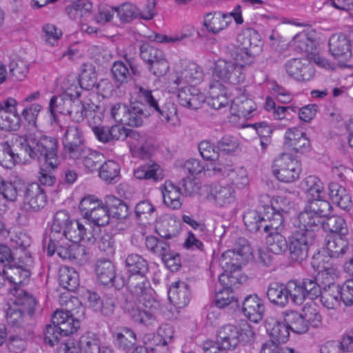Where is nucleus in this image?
I'll return each mask as SVG.
<instances>
[{
    "label": "nucleus",
    "mask_w": 353,
    "mask_h": 353,
    "mask_svg": "<svg viewBox=\"0 0 353 353\" xmlns=\"http://www.w3.org/2000/svg\"><path fill=\"white\" fill-rule=\"evenodd\" d=\"M19 147L32 160L39 161L43 159L45 165L52 170L57 169L59 164L58 142L54 137L41 132L30 133L19 138Z\"/></svg>",
    "instance_id": "1"
},
{
    "label": "nucleus",
    "mask_w": 353,
    "mask_h": 353,
    "mask_svg": "<svg viewBox=\"0 0 353 353\" xmlns=\"http://www.w3.org/2000/svg\"><path fill=\"white\" fill-rule=\"evenodd\" d=\"M52 323L45 329V341L53 346L62 336H68L77 331L80 322L74 319L69 311L57 310L52 316Z\"/></svg>",
    "instance_id": "2"
},
{
    "label": "nucleus",
    "mask_w": 353,
    "mask_h": 353,
    "mask_svg": "<svg viewBox=\"0 0 353 353\" xmlns=\"http://www.w3.org/2000/svg\"><path fill=\"white\" fill-rule=\"evenodd\" d=\"M272 172L276 178L284 183L298 179L301 171L299 162L288 153H282L272 163Z\"/></svg>",
    "instance_id": "3"
},
{
    "label": "nucleus",
    "mask_w": 353,
    "mask_h": 353,
    "mask_svg": "<svg viewBox=\"0 0 353 353\" xmlns=\"http://www.w3.org/2000/svg\"><path fill=\"white\" fill-rule=\"evenodd\" d=\"M250 247L246 239L238 238L232 250L224 252L220 259V265L227 270H240L250 254Z\"/></svg>",
    "instance_id": "4"
},
{
    "label": "nucleus",
    "mask_w": 353,
    "mask_h": 353,
    "mask_svg": "<svg viewBox=\"0 0 353 353\" xmlns=\"http://www.w3.org/2000/svg\"><path fill=\"white\" fill-rule=\"evenodd\" d=\"M62 143L64 151L70 159H79L85 154L88 148L85 144L83 132L76 125H70L63 134Z\"/></svg>",
    "instance_id": "5"
},
{
    "label": "nucleus",
    "mask_w": 353,
    "mask_h": 353,
    "mask_svg": "<svg viewBox=\"0 0 353 353\" xmlns=\"http://www.w3.org/2000/svg\"><path fill=\"white\" fill-rule=\"evenodd\" d=\"M126 286L130 292L138 296L139 301H148L150 304L152 289L146 274H134L132 276H120L117 281L116 289Z\"/></svg>",
    "instance_id": "6"
},
{
    "label": "nucleus",
    "mask_w": 353,
    "mask_h": 353,
    "mask_svg": "<svg viewBox=\"0 0 353 353\" xmlns=\"http://www.w3.org/2000/svg\"><path fill=\"white\" fill-rule=\"evenodd\" d=\"M263 212L257 210H248L243 216V221L247 229L250 232H257L261 228L263 231L268 232L270 230H279L281 224V218L279 215L276 216V219H271L267 210H265V205L263 207Z\"/></svg>",
    "instance_id": "7"
},
{
    "label": "nucleus",
    "mask_w": 353,
    "mask_h": 353,
    "mask_svg": "<svg viewBox=\"0 0 353 353\" xmlns=\"http://www.w3.org/2000/svg\"><path fill=\"white\" fill-rule=\"evenodd\" d=\"M23 209L27 212H37L43 209L48 201L46 190L39 183L33 182L22 190Z\"/></svg>",
    "instance_id": "8"
},
{
    "label": "nucleus",
    "mask_w": 353,
    "mask_h": 353,
    "mask_svg": "<svg viewBox=\"0 0 353 353\" xmlns=\"http://www.w3.org/2000/svg\"><path fill=\"white\" fill-rule=\"evenodd\" d=\"M257 36L256 33L252 35L251 32L238 35L237 42L239 45L236 48L235 59L239 62L238 64L241 68L243 65L250 63L255 53L260 50L261 41L257 39Z\"/></svg>",
    "instance_id": "9"
},
{
    "label": "nucleus",
    "mask_w": 353,
    "mask_h": 353,
    "mask_svg": "<svg viewBox=\"0 0 353 353\" xmlns=\"http://www.w3.org/2000/svg\"><path fill=\"white\" fill-rule=\"evenodd\" d=\"M174 338V330L170 324H163L157 333H148L143 335L142 341L152 348L153 353H168V345Z\"/></svg>",
    "instance_id": "10"
},
{
    "label": "nucleus",
    "mask_w": 353,
    "mask_h": 353,
    "mask_svg": "<svg viewBox=\"0 0 353 353\" xmlns=\"http://www.w3.org/2000/svg\"><path fill=\"white\" fill-rule=\"evenodd\" d=\"M213 77L234 85L243 82L245 79L241 65L224 59H219L214 63Z\"/></svg>",
    "instance_id": "11"
},
{
    "label": "nucleus",
    "mask_w": 353,
    "mask_h": 353,
    "mask_svg": "<svg viewBox=\"0 0 353 353\" xmlns=\"http://www.w3.org/2000/svg\"><path fill=\"white\" fill-rule=\"evenodd\" d=\"M312 234L296 230L292 235L288 245L292 261L301 262L307 256L309 245L314 241Z\"/></svg>",
    "instance_id": "12"
},
{
    "label": "nucleus",
    "mask_w": 353,
    "mask_h": 353,
    "mask_svg": "<svg viewBox=\"0 0 353 353\" xmlns=\"http://www.w3.org/2000/svg\"><path fill=\"white\" fill-rule=\"evenodd\" d=\"M32 263L30 257H28L26 263L21 262L17 263L15 261L8 266L3 268V274H5V281L7 279L9 283L12 284L14 289L17 291V288L28 283L31 274L30 266Z\"/></svg>",
    "instance_id": "13"
},
{
    "label": "nucleus",
    "mask_w": 353,
    "mask_h": 353,
    "mask_svg": "<svg viewBox=\"0 0 353 353\" xmlns=\"http://www.w3.org/2000/svg\"><path fill=\"white\" fill-rule=\"evenodd\" d=\"M69 214L65 210L56 212L51 225V232L48 246V255L52 256L55 252L56 242L63 239V231L66 230L72 222Z\"/></svg>",
    "instance_id": "14"
},
{
    "label": "nucleus",
    "mask_w": 353,
    "mask_h": 353,
    "mask_svg": "<svg viewBox=\"0 0 353 353\" xmlns=\"http://www.w3.org/2000/svg\"><path fill=\"white\" fill-rule=\"evenodd\" d=\"M131 141H128L132 156L145 159H149L154 153L155 148L149 137L139 132H132Z\"/></svg>",
    "instance_id": "15"
},
{
    "label": "nucleus",
    "mask_w": 353,
    "mask_h": 353,
    "mask_svg": "<svg viewBox=\"0 0 353 353\" xmlns=\"http://www.w3.org/2000/svg\"><path fill=\"white\" fill-rule=\"evenodd\" d=\"M286 72L297 81L310 80L314 74V69L307 59H292L285 64Z\"/></svg>",
    "instance_id": "16"
},
{
    "label": "nucleus",
    "mask_w": 353,
    "mask_h": 353,
    "mask_svg": "<svg viewBox=\"0 0 353 353\" xmlns=\"http://www.w3.org/2000/svg\"><path fill=\"white\" fill-rule=\"evenodd\" d=\"M264 325L270 338L269 341H274L277 343H285L288 341L290 330L283 319L269 316L265 319Z\"/></svg>",
    "instance_id": "17"
},
{
    "label": "nucleus",
    "mask_w": 353,
    "mask_h": 353,
    "mask_svg": "<svg viewBox=\"0 0 353 353\" xmlns=\"http://www.w3.org/2000/svg\"><path fill=\"white\" fill-rule=\"evenodd\" d=\"M239 342V330L232 325L221 327L217 332L216 341H214L219 351L225 352L236 348Z\"/></svg>",
    "instance_id": "18"
},
{
    "label": "nucleus",
    "mask_w": 353,
    "mask_h": 353,
    "mask_svg": "<svg viewBox=\"0 0 353 353\" xmlns=\"http://www.w3.org/2000/svg\"><path fill=\"white\" fill-rule=\"evenodd\" d=\"M216 173L229 177L231 183L239 188H241L248 183L246 170L243 167L234 168L232 165L224 163L219 160L213 168Z\"/></svg>",
    "instance_id": "19"
},
{
    "label": "nucleus",
    "mask_w": 353,
    "mask_h": 353,
    "mask_svg": "<svg viewBox=\"0 0 353 353\" xmlns=\"http://www.w3.org/2000/svg\"><path fill=\"white\" fill-rule=\"evenodd\" d=\"M242 310L250 321L259 323L263 318L265 313L263 301L256 294L249 295L243 302Z\"/></svg>",
    "instance_id": "20"
},
{
    "label": "nucleus",
    "mask_w": 353,
    "mask_h": 353,
    "mask_svg": "<svg viewBox=\"0 0 353 353\" xmlns=\"http://www.w3.org/2000/svg\"><path fill=\"white\" fill-rule=\"evenodd\" d=\"M328 45L330 52L336 59L345 61L351 57L350 40L345 34H333Z\"/></svg>",
    "instance_id": "21"
},
{
    "label": "nucleus",
    "mask_w": 353,
    "mask_h": 353,
    "mask_svg": "<svg viewBox=\"0 0 353 353\" xmlns=\"http://www.w3.org/2000/svg\"><path fill=\"white\" fill-rule=\"evenodd\" d=\"M285 145L296 153H304L310 150V143L305 134L297 128H290L285 135Z\"/></svg>",
    "instance_id": "22"
},
{
    "label": "nucleus",
    "mask_w": 353,
    "mask_h": 353,
    "mask_svg": "<svg viewBox=\"0 0 353 353\" xmlns=\"http://www.w3.org/2000/svg\"><path fill=\"white\" fill-rule=\"evenodd\" d=\"M122 307L135 323L149 326L154 320V314L150 311L139 307L132 298H127L122 304Z\"/></svg>",
    "instance_id": "23"
},
{
    "label": "nucleus",
    "mask_w": 353,
    "mask_h": 353,
    "mask_svg": "<svg viewBox=\"0 0 353 353\" xmlns=\"http://www.w3.org/2000/svg\"><path fill=\"white\" fill-rule=\"evenodd\" d=\"M298 219L300 225L297 230L310 233L314 239V232L323 228L325 216L304 210L300 213Z\"/></svg>",
    "instance_id": "24"
},
{
    "label": "nucleus",
    "mask_w": 353,
    "mask_h": 353,
    "mask_svg": "<svg viewBox=\"0 0 353 353\" xmlns=\"http://www.w3.org/2000/svg\"><path fill=\"white\" fill-rule=\"evenodd\" d=\"M179 103L189 109H197L203 101V97L199 90L192 85H181L178 91Z\"/></svg>",
    "instance_id": "25"
},
{
    "label": "nucleus",
    "mask_w": 353,
    "mask_h": 353,
    "mask_svg": "<svg viewBox=\"0 0 353 353\" xmlns=\"http://www.w3.org/2000/svg\"><path fill=\"white\" fill-rule=\"evenodd\" d=\"M63 238L73 243L77 244L83 240L93 244L97 241V237L87 232L85 226L77 220H72L71 223L63 231Z\"/></svg>",
    "instance_id": "26"
},
{
    "label": "nucleus",
    "mask_w": 353,
    "mask_h": 353,
    "mask_svg": "<svg viewBox=\"0 0 353 353\" xmlns=\"http://www.w3.org/2000/svg\"><path fill=\"white\" fill-rule=\"evenodd\" d=\"M95 272L99 283L103 285L110 284L111 286L116 288L117 281L120 276H116L115 266L110 261L99 260L96 265Z\"/></svg>",
    "instance_id": "27"
},
{
    "label": "nucleus",
    "mask_w": 353,
    "mask_h": 353,
    "mask_svg": "<svg viewBox=\"0 0 353 353\" xmlns=\"http://www.w3.org/2000/svg\"><path fill=\"white\" fill-rule=\"evenodd\" d=\"M190 297L189 285L183 281L175 282L168 290L170 301L177 307H183L187 305Z\"/></svg>",
    "instance_id": "28"
},
{
    "label": "nucleus",
    "mask_w": 353,
    "mask_h": 353,
    "mask_svg": "<svg viewBox=\"0 0 353 353\" xmlns=\"http://www.w3.org/2000/svg\"><path fill=\"white\" fill-rule=\"evenodd\" d=\"M281 316L290 331L297 334H303L308 331V321L299 312L286 310L281 313Z\"/></svg>",
    "instance_id": "29"
},
{
    "label": "nucleus",
    "mask_w": 353,
    "mask_h": 353,
    "mask_svg": "<svg viewBox=\"0 0 353 353\" xmlns=\"http://www.w3.org/2000/svg\"><path fill=\"white\" fill-rule=\"evenodd\" d=\"M208 103L215 110L221 109L229 104L225 87L219 81H212L209 85Z\"/></svg>",
    "instance_id": "30"
},
{
    "label": "nucleus",
    "mask_w": 353,
    "mask_h": 353,
    "mask_svg": "<svg viewBox=\"0 0 353 353\" xmlns=\"http://www.w3.org/2000/svg\"><path fill=\"white\" fill-rule=\"evenodd\" d=\"M81 96V91L77 90L75 95L72 99V105H70L66 115H68L74 121L81 122L88 114L93 110V103L82 102L79 99Z\"/></svg>",
    "instance_id": "31"
},
{
    "label": "nucleus",
    "mask_w": 353,
    "mask_h": 353,
    "mask_svg": "<svg viewBox=\"0 0 353 353\" xmlns=\"http://www.w3.org/2000/svg\"><path fill=\"white\" fill-rule=\"evenodd\" d=\"M163 203L173 210L180 209L183 201L181 199V188L176 186L170 181H166L162 188Z\"/></svg>",
    "instance_id": "32"
},
{
    "label": "nucleus",
    "mask_w": 353,
    "mask_h": 353,
    "mask_svg": "<svg viewBox=\"0 0 353 353\" xmlns=\"http://www.w3.org/2000/svg\"><path fill=\"white\" fill-rule=\"evenodd\" d=\"M202 79V72L196 63H189L177 73L174 83L178 85L196 84Z\"/></svg>",
    "instance_id": "33"
},
{
    "label": "nucleus",
    "mask_w": 353,
    "mask_h": 353,
    "mask_svg": "<svg viewBox=\"0 0 353 353\" xmlns=\"http://www.w3.org/2000/svg\"><path fill=\"white\" fill-rule=\"evenodd\" d=\"M74 95L75 93L72 92L69 88L65 93L52 97L49 104V110L52 116L55 117L57 114L66 115Z\"/></svg>",
    "instance_id": "34"
},
{
    "label": "nucleus",
    "mask_w": 353,
    "mask_h": 353,
    "mask_svg": "<svg viewBox=\"0 0 353 353\" xmlns=\"http://www.w3.org/2000/svg\"><path fill=\"white\" fill-rule=\"evenodd\" d=\"M332 278L327 279V287L325 288L320 294L321 303L327 309L336 308L341 301V288L332 282Z\"/></svg>",
    "instance_id": "35"
},
{
    "label": "nucleus",
    "mask_w": 353,
    "mask_h": 353,
    "mask_svg": "<svg viewBox=\"0 0 353 353\" xmlns=\"http://www.w3.org/2000/svg\"><path fill=\"white\" fill-rule=\"evenodd\" d=\"M349 250L346 236L336 235L326 241L325 252L332 259L342 258Z\"/></svg>",
    "instance_id": "36"
},
{
    "label": "nucleus",
    "mask_w": 353,
    "mask_h": 353,
    "mask_svg": "<svg viewBox=\"0 0 353 353\" xmlns=\"http://www.w3.org/2000/svg\"><path fill=\"white\" fill-rule=\"evenodd\" d=\"M256 109V103L245 94L235 97L231 101V114L239 117L247 118Z\"/></svg>",
    "instance_id": "37"
},
{
    "label": "nucleus",
    "mask_w": 353,
    "mask_h": 353,
    "mask_svg": "<svg viewBox=\"0 0 353 353\" xmlns=\"http://www.w3.org/2000/svg\"><path fill=\"white\" fill-rule=\"evenodd\" d=\"M328 190L332 202L340 208L349 210L352 208L351 196L345 188L337 183H331L328 186Z\"/></svg>",
    "instance_id": "38"
},
{
    "label": "nucleus",
    "mask_w": 353,
    "mask_h": 353,
    "mask_svg": "<svg viewBox=\"0 0 353 353\" xmlns=\"http://www.w3.org/2000/svg\"><path fill=\"white\" fill-rule=\"evenodd\" d=\"M134 176L141 180H151L158 182L163 179V170L155 162L141 165L134 171Z\"/></svg>",
    "instance_id": "39"
},
{
    "label": "nucleus",
    "mask_w": 353,
    "mask_h": 353,
    "mask_svg": "<svg viewBox=\"0 0 353 353\" xmlns=\"http://www.w3.org/2000/svg\"><path fill=\"white\" fill-rule=\"evenodd\" d=\"M283 228V225L281 224L278 230H270L268 232H265L268 234L266 237L268 249L270 250L271 253L280 254L285 252L288 248L285 238L280 234Z\"/></svg>",
    "instance_id": "40"
},
{
    "label": "nucleus",
    "mask_w": 353,
    "mask_h": 353,
    "mask_svg": "<svg viewBox=\"0 0 353 353\" xmlns=\"http://www.w3.org/2000/svg\"><path fill=\"white\" fill-rule=\"evenodd\" d=\"M126 272L123 276L146 274L149 272L148 261L140 254H128L125 260Z\"/></svg>",
    "instance_id": "41"
},
{
    "label": "nucleus",
    "mask_w": 353,
    "mask_h": 353,
    "mask_svg": "<svg viewBox=\"0 0 353 353\" xmlns=\"http://www.w3.org/2000/svg\"><path fill=\"white\" fill-rule=\"evenodd\" d=\"M230 22L231 19L228 14L208 13L205 17L203 25L209 32L217 34L225 29Z\"/></svg>",
    "instance_id": "42"
},
{
    "label": "nucleus",
    "mask_w": 353,
    "mask_h": 353,
    "mask_svg": "<svg viewBox=\"0 0 353 353\" xmlns=\"http://www.w3.org/2000/svg\"><path fill=\"white\" fill-rule=\"evenodd\" d=\"M120 165L116 161H103L99 170V176L107 184L116 183L120 179Z\"/></svg>",
    "instance_id": "43"
},
{
    "label": "nucleus",
    "mask_w": 353,
    "mask_h": 353,
    "mask_svg": "<svg viewBox=\"0 0 353 353\" xmlns=\"http://www.w3.org/2000/svg\"><path fill=\"white\" fill-rule=\"evenodd\" d=\"M105 206L108 208L110 218L124 219L129 215L128 205L122 200L112 195H108L105 199Z\"/></svg>",
    "instance_id": "44"
},
{
    "label": "nucleus",
    "mask_w": 353,
    "mask_h": 353,
    "mask_svg": "<svg viewBox=\"0 0 353 353\" xmlns=\"http://www.w3.org/2000/svg\"><path fill=\"white\" fill-rule=\"evenodd\" d=\"M129 111H127L125 121L124 125L131 127L141 126L143 121V118L147 117L146 110H144V105L139 101L131 102L128 107Z\"/></svg>",
    "instance_id": "45"
},
{
    "label": "nucleus",
    "mask_w": 353,
    "mask_h": 353,
    "mask_svg": "<svg viewBox=\"0 0 353 353\" xmlns=\"http://www.w3.org/2000/svg\"><path fill=\"white\" fill-rule=\"evenodd\" d=\"M83 353H112L107 347H101L99 339L92 333H86L80 337Z\"/></svg>",
    "instance_id": "46"
},
{
    "label": "nucleus",
    "mask_w": 353,
    "mask_h": 353,
    "mask_svg": "<svg viewBox=\"0 0 353 353\" xmlns=\"http://www.w3.org/2000/svg\"><path fill=\"white\" fill-rule=\"evenodd\" d=\"M266 297L274 305L285 307L288 302L285 285L271 283L266 290Z\"/></svg>",
    "instance_id": "47"
},
{
    "label": "nucleus",
    "mask_w": 353,
    "mask_h": 353,
    "mask_svg": "<svg viewBox=\"0 0 353 353\" xmlns=\"http://www.w3.org/2000/svg\"><path fill=\"white\" fill-rule=\"evenodd\" d=\"M234 190L230 185H214L211 188L210 196L216 205L222 207L230 203L234 199Z\"/></svg>",
    "instance_id": "48"
},
{
    "label": "nucleus",
    "mask_w": 353,
    "mask_h": 353,
    "mask_svg": "<svg viewBox=\"0 0 353 353\" xmlns=\"http://www.w3.org/2000/svg\"><path fill=\"white\" fill-rule=\"evenodd\" d=\"M59 281L63 288L74 291L79 283V274L73 268H62L59 270Z\"/></svg>",
    "instance_id": "49"
},
{
    "label": "nucleus",
    "mask_w": 353,
    "mask_h": 353,
    "mask_svg": "<svg viewBox=\"0 0 353 353\" xmlns=\"http://www.w3.org/2000/svg\"><path fill=\"white\" fill-rule=\"evenodd\" d=\"M290 201L285 196H277L270 205H265V210L270 214L272 220L276 219V215L281 218V225H283V214H286L289 210Z\"/></svg>",
    "instance_id": "50"
},
{
    "label": "nucleus",
    "mask_w": 353,
    "mask_h": 353,
    "mask_svg": "<svg viewBox=\"0 0 353 353\" xmlns=\"http://www.w3.org/2000/svg\"><path fill=\"white\" fill-rule=\"evenodd\" d=\"M323 229L334 233L338 236H346L348 228L345 219L340 216H329L325 217Z\"/></svg>",
    "instance_id": "51"
},
{
    "label": "nucleus",
    "mask_w": 353,
    "mask_h": 353,
    "mask_svg": "<svg viewBox=\"0 0 353 353\" xmlns=\"http://www.w3.org/2000/svg\"><path fill=\"white\" fill-rule=\"evenodd\" d=\"M155 231L162 239H172L179 233V224L174 219H165L156 224Z\"/></svg>",
    "instance_id": "52"
},
{
    "label": "nucleus",
    "mask_w": 353,
    "mask_h": 353,
    "mask_svg": "<svg viewBox=\"0 0 353 353\" xmlns=\"http://www.w3.org/2000/svg\"><path fill=\"white\" fill-rule=\"evenodd\" d=\"M79 84L81 89L91 90L97 85V77L94 68L92 65L83 64L81 73L79 78Z\"/></svg>",
    "instance_id": "53"
},
{
    "label": "nucleus",
    "mask_w": 353,
    "mask_h": 353,
    "mask_svg": "<svg viewBox=\"0 0 353 353\" xmlns=\"http://www.w3.org/2000/svg\"><path fill=\"white\" fill-rule=\"evenodd\" d=\"M288 301L290 298L292 303L301 305L306 299L301 281L290 280L285 284Z\"/></svg>",
    "instance_id": "54"
},
{
    "label": "nucleus",
    "mask_w": 353,
    "mask_h": 353,
    "mask_svg": "<svg viewBox=\"0 0 353 353\" xmlns=\"http://www.w3.org/2000/svg\"><path fill=\"white\" fill-rule=\"evenodd\" d=\"M303 189L307 194L308 199L321 198L324 190L321 180L315 176H307L301 183Z\"/></svg>",
    "instance_id": "55"
},
{
    "label": "nucleus",
    "mask_w": 353,
    "mask_h": 353,
    "mask_svg": "<svg viewBox=\"0 0 353 353\" xmlns=\"http://www.w3.org/2000/svg\"><path fill=\"white\" fill-rule=\"evenodd\" d=\"M17 304L24 313L32 315L34 313L37 300L31 294L23 290H17Z\"/></svg>",
    "instance_id": "56"
},
{
    "label": "nucleus",
    "mask_w": 353,
    "mask_h": 353,
    "mask_svg": "<svg viewBox=\"0 0 353 353\" xmlns=\"http://www.w3.org/2000/svg\"><path fill=\"white\" fill-rule=\"evenodd\" d=\"M118 346L124 350H130L137 342L135 333L130 328L124 327L114 334Z\"/></svg>",
    "instance_id": "57"
},
{
    "label": "nucleus",
    "mask_w": 353,
    "mask_h": 353,
    "mask_svg": "<svg viewBox=\"0 0 353 353\" xmlns=\"http://www.w3.org/2000/svg\"><path fill=\"white\" fill-rule=\"evenodd\" d=\"M311 265L313 269L318 272L319 279H332V269L330 268L327 262L325 263V256L320 252L313 255L311 260Z\"/></svg>",
    "instance_id": "58"
},
{
    "label": "nucleus",
    "mask_w": 353,
    "mask_h": 353,
    "mask_svg": "<svg viewBox=\"0 0 353 353\" xmlns=\"http://www.w3.org/2000/svg\"><path fill=\"white\" fill-rule=\"evenodd\" d=\"M2 122L0 121V139L4 136V132L17 131L21 127V117L16 112L7 114L6 112L3 118H1Z\"/></svg>",
    "instance_id": "59"
},
{
    "label": "nucleus",
    "mask_w": 353,
    "mask_h": 353,
    "mask_svg": "<svg viewBox=\"0 0 353 353\" xmlns=\"http://www.w3.org/2000/svg\"><path fill=\"white\" fill-rule=\"evenodd\" d=\"M330 203L321 198L308 199L305 210L327 217L332 210Z\"/></svg>",
    "instance_id": "60"
},
{
    "label": "nucleus",
    "mask_w": 353,
    "mask_h": 353,
    "mask_svg": "<svg viewBox=\"0 0 353 353\" xmlns=\"http://www.w3.org/2000/svg\"><path fill=\"white\" fill-rule=\"evenodd\" d=\"M140 56L143 61L149 65L165 55L161 50L152 46L148 43H143L140 46Z\"/></svg>",
    "instance_id": "61"
},
{
    "label": "nucleus",
    "mask_w": 353,
    "mask_h": 353,
    "mask_svg": "<svg viewBox=\"0 0 353 353\" xmlns=\"http://www.w3.org/2000/svg\"><path fill=\"white\" fill-rule=\"evenodd\" d=\"M2 152L0 154V165L6 168L12 169L20 159L18 154H15L8 142L1 143Z\"/></svg>",
    "instance_id": "62"
},
{
    "label": "nucleus",
    "mask_w": 353,
    "mask_h": 353,
    "mask_svg": "<svg viewBox=\"0 0 353 353\" xmlns=\"http://www.w3.org/2000/svg\"><path fill=\"white\" fill-rule=\"evenodd\" d=\"M111 73L119 88L121 85L127 83L130 79V73L127 64L122 61H115L111 69Z\"/></svg>",
    "instance_id": "63"
},
{
    "label": "nucleus",
    "mask_w": 353,
    "mask_h": 353,
    "mask_svg": "<svg viewBox=\"0 0 353 353\" xmlns=\"http://www.w3.org/2000/svg\"><path fill=\"white\" fill-rule=\"evenodd\" d=\"M83 159L84 166L91 172L99 170L104 160V157L100 152L92 151L88 148L85 154L81 156Z\"/></svg>",
    "instance_id": "64"
}]
</instances>
